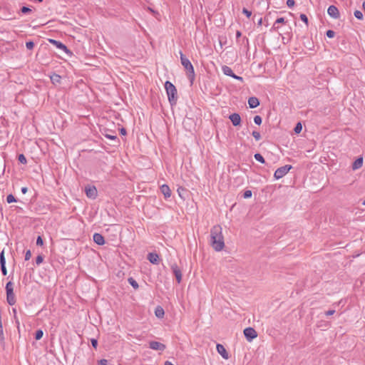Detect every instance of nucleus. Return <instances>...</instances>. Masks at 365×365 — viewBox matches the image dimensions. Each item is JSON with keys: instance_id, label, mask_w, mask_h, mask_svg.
I'll list each match as a JSON object with an SVG mask.
<instances>
[{"instance_id": "nucleus-1", "label": "nucleus", "mask_w": 365, "mask_h": 365, "mask_svg": "<svg viewBox=\"0 0 365 365\" xmlns=\"http://www.w3.org/2000/svg\"><path fill=\"white\" fill-rule=\"evenodd\" d=\"M210 242L213 249L217 251H221L225 247L224 237L222 235V228L220 225H215L210 230Z\"/></svg>"}, {"instance_id": "nucleus-2", "label": "nucleus", "mask_w": 365, "mask_h": 365, "mask_svg": "<svg viewBox=\"0 0 365 365\" xmlns=\"http://www.w3.org/2000/svg\"><path fill=\"white\" fill-rule=\"evenodd\" d=\"M180 61L184 68L187 71V76L188 78L190 80L191 83H192L194 78H195V71L193 66L188 58H187L182 52H180Z\"/></svg>"}, {"instance_id": "nucleus-3", "label": "nucleus", "mask_w": 365, "mask_h": 365, "mask_svg": "<svg viewBox=\"0 0 365 365\" xmlns=\"http://www.w3.org/2000/svg\"><path fill=\"white\" fill-rule=\"evenodd\" d=\"M165 88L168 95L169 101L171 103H175L177 101V90L175 86L170 81H166Z\"/></svg>"}, {"instance_id": "nucleus-4", "label": "nucleus", "mask_w": 365, "mask_h": 365, "mask_svg": "<svg viewBox=\"0 0 365 365\" xmlns=\"http://www.w3.org/2000/svg\"><path fill=\"white\" fill-rule=\"evenodd\" d=\"M6 300L9 304L14 305L16 303L15 296L14 293V283L9 281L6 285Z\"/></svg>"}, {"instance_id": "nucleus-5", "label": "nucleus", "mask_w": 365, "mask_h": 365, "mask_svg": "<svg viewBox=\"0 0 365 365\" xmlns=\"http://www.w3.org/2000/svg\"><path fill=\"white\" fill-rule=\"evenodd\" d=\"M292 166L289 165H286L284 166L279 168L274 172V178L277 180L282 178L290 170Z\"/></svg>"}, {"instance_id": "nucleus-6", "label": "nucleus", "mask_w": 365, "mask_h": 365, "mask_svg": "<svg viewBox=\"0 0 365 365\" xmlns=\"http://www.w3.org/2000/svg\"><path fill=\"white\" fill-rule=\"evenodd\" d=\"M244 335L249 341H251L257 336V331L252 327L245 329Z\"/></svg>"}, {"instance_id": "nucleus-7", "label": "nucleus", "mask_w": 365, "mask_h": 365, "mask_svg": "<svg viewBox=\"0 0 365 365\" xmlns=\"http://www.w3.org/2000/svg\"><path fill=\"white\" fill-rule=\"evenodd\" d=\"M149 346L150 349L157 351H164L165 349V344L155 341H150L149 344Z\"/></svg>"}, {"instance_id": "nucleus-8", "label": "nucleus", "mask_w": 365, "mask_h": 365, "mask_svg": "<svg viewBox=\"0 0 365 365\" xmlns=\"http://www.w3.org/2000/svg\"><path fill=\"white\" fill-rule=\"evenodd\" d=\"M327 13L331 17L335 19L339 17V11L335 6H329L327 9Z\"/></svg>"}, {"instance_id": "nucleus-9", "label": "nucleus", "mask_w": 365, "mask_h": 365, "mask_svg": "<svg viewBox=\"0 0 365 365\" xmlns=\"http://www.w3.org/2000/svg\"><path fill=\"white\" fill-rule=\"evenodd\" d=\"M171 269L173 270V272L174 275L175 276L177 282L178 283H180L181 282V280H182L181 270L180 269V268L178 267V265L176 264H173L171 266Z\"/></svg>"}, {"instance_id": "nucleus-10", "label": "nucleus", "mask_w": 365, "mask_h": 365, "mask_svg": "<svg viewBox=\"0 0 365 365\" xmlns=\"http://www.w3.org/2000/svg\"><path fill=\"white\" fill-rule=\"evenodd\" d=\"M86 194L88 197L95 199L97 196V190L94 186L86 187Z\"/></svg>"}, {"instance_id": "nucleus-11", "label": "nucleus", "mask_w": 365, "mask_h": 365, "mask_svg": "<svg viewBox=\"0 0 365 365\" xmlns=\"http://www.w3.org/2000/svg\"><path fill=\"white\" fill-rule=\"evenodd\" d=\"M216 349L217 352L222 356L223 359H227L229 358V354L223 345L217 344Z\"/></svg>"}, {"instance_id": "nucleus-12", "label": "nucleus", "mask_w": 365, "mask_h": 365, "mask_svg": "<svg viewBox=\"0 0 365 365\" xmlns=\"http://www.w3.org/2000/svg\"><path fill=\"white\" fill-rule=\"evenodd\" d=\"M234 126H237L241 123V117L238 113H232L229 116Z\"/></svg>"}, {"instance_id": "nucleus-13", "label": "nucleus", "mask_w": 365, "mask_h": 365, "mask_svg": "<svg viewBox=\"0 0 365 365\" xmlns=\"http://www.w3.org/2000/svg\"><path fill=\"white\" fill-rule=\"evenodd\" d=\"M49 41L55 45L58 48L62 50V51H64L65 52H68V50L67 48V47L63 44L60 41H58L56 40H54V39H49Z\"/></svg>"}, {"instance_id": "nucleus-14", "label": "nucleus", "mask_w": 365, "mask_h": 365, "mask_svg": "<svg viewBox=\"0 0 365 365\" xmlns=\"http://www.w3.org/2000/svg\"><path fill=\"white\" fill-rule=\"evenodd\" d=\"M93 241L98 245H103L105 244L103 237L99 233H95L93 236Z\"/></svg>"}, {"instance_id": "nucleus-15", "label": "nucleus", "mask_w": 365, "mask_h": 365, "mask_svg": "<svg viewBox=\"0 0 365 365\" xmlns=\"http://www.w3.org/2000/svg\"><path fill=\"white\" fill-rule=\"evenodd\" d=\"M160 191L163 193V195H164L165 198H168L171 195L170 189L168 187V185H163L160 187Z\"/></svg>"}, {"instance_id": "nucleus-16", "label": "nucleus", "mask_w": 365, "mask_h": 365, "mask_svg": "<svg viewBox=\"0 0 365 365\" xmlns=\"http://www.w3.org/2000/svg\"><path fill=\"white\" fill-rule=\"evenodd\" d=\"M248 104L251 108H257L259 105V101L256 97H250L248 99Z\"/></svg>"}, {"instance_id": "nucleus-17", "label": "nucleus", "mask_w": 365, "mask_h": 365, "mask_svg": "<svg viewBox=\"0 0 365 365\" xmlns=\"http://www.w3.org/2000/svg\"><path fill=\"white\" fill-rule=\"evenodd\" d=\"M363 165V158H358L352 164V169L354 170L359 169Z\"/></svg>"}, {"instance_id": "nucleus-18", "label": "nucleus", "mask_w": 365, "mask_h": 365, "mask_svg": "<svg viewBox=\"0 0 365 365\" xmlns=\"http://www.w3.org/2000/svg\"><path fill=\"white\" fill-rule=\"evenodd\" d=\"M148 259L152 264H158L159 261V257L155 253H149Z\"/></svg>"}, {"instance_id": "nucleus-19", "label": "nucleus", "mask_w": 365, "mask_h": 365, "mask_svg": "<svg viewBox=\"0 0 365 365\" xmlns=\"http://www.w3.org/2000/svg\"><path fill=\"white\" fill-rule=\"evenodd\" d=\"M222 71L223 73L226 76L232 77V76L234 75V73H233L232 68L227 66H222Z\"/></svg>"}, {"instance_id": "nucleus-20", "label": "nucleus", "mask_w": 365, "mask_h": 365, "mask_svg": "<svg viewBox=\"0 0 365 365\" xmlns=\"http://www.w3.org/2000/svg\"><path fill=\"white\" fill-rule=\"evenodd\" d=\"M155 314L158 318H162V317H163L165 312L162 307H158L155 309Z\"/></svg>"}, {"instance_id": "nucleus-21", "label": "nucleus", "mask_w": 365, "mask_h": 365, "mask_svg": "<svg viewBox=\"0 0 365 365\" xmlns=\"http://www.w3.org/2000/svg\"><path fill=\"white\" fill-rule=\"evenodd\" d=\"M51 81L53 84L58 83L61 81V76L58 74L54 73L52 76H51Z\"/></svg>"}, {"instance_id": "nucleus-22", "label": "nucleus", "mask_w": 365, "mask_h": 365, "mask_svg": "<svg viewBox=\"0 0 365 365\" xmlns=\"http://www.w3.org/2000/svg\"><path fill=\"white\" fill-rule=\"evenodd\" d=\"M12 312L14 313V319L16 320V326H17V329H18V331H19V334H20V322L16 317V308H13L12 309Z\"/></svg>"}, {"instance_id": "nucleus-23", "label": "nucleus", "mask_w": 365, "mask_h": 365, "mask_svg": "<svg viewBox=\"0 0 365 365\" xmlns=\"http://www.w3.org/2000/svg\"><path fill=\"white\" fill-rule=\"evenodd\" d=\"M129 284L135 289H137L138 288V282L132 277L128 278V279Z\"/></svg>"}, {"instance_id": "nucleus-24", "label": "nucleus", "mask_w": 365, "mask_h": 365, "mask_svg": "<svg viewBox=\"0 0 365 365\" xmlns=\"http://www.w3.org/2000/svg\"><path fill=\"white\" fill-rule=\"evenodd\" d=\"M4 342V336L3 331L2 322L0 321V343L3 344Z\"/></svg>"}, {"instance_id": "nucleus-25", "label": "nucleus", "mask_w": 365, "mask_h": 365, "mask_svg": "<svg viewBox=\"0 0 365 365\" xmlns=\"http://www.w3.org/2000/svg\"><path fill=\"white\" fill-rule=\"evenodd\" d=\"M43 332L41 329H38L35 333V339L39 340L42 338Z\"/></svg>"}, {"instance_id": "nucleus-26", "label": "nucleus", "mask_w": 365, "mask_h": 365, "mask_svg": "<svg viewBox=\"0 0 365 365\" xmlns=\"http://www.w3.org/2000/svg\"><path fill=\"white\" fill-rule=\"evenodd\" d=\"M6 264V259L4 257V250H2L0 253V265Z\"/></svg>"}, {"instance_id": "nucleus-27", "label": "nucleus", "mask_w": 365, "mask_h": 365, "mask_svg": "<svg viewBox=\"0 0 365 365\" xmlns=\"http://www.w3.org/2000/svg\"><path fill=\"white\" fill-rule=\"evenodd\" d=\"M254 157H255L256 160H257V161H259V162H260L262 163H264V159L263 156L261 154L256 153Z\"/></svg>"}, {"instance_id": "nucleus-28", "label": "nucleus", "mask_w": 365, "mask_h": 365, "mask_svg": "<svg viewBox=\"0 0 365 365\" xmlns=\"http://www.w3.org/2000/svg\"><path fill=\"white\" fill-rule=\"evenodd\" d=\"M354 16L357 19H359V20H361L363 19V14L361 11H359V10H356L354 11Z\"/></svg>"}, {"instance_id": "nucleus-29", "label": "nucleus", "mask_w": 365, "mask_h": 365, "mask_svg": "<svg viewBox=\"0 0 365 365\" xmlns=\"http://www.w3.org/2000/svg\"><path fill=\"white\" fill-rule=\"evenodd\" d=\"M6 201L8 203H11L14 202H16V200L12 194H10V195H7Z\"/></svg>"}, {"instance_id": "nucleus-30", "label": "nucleus", "mask_w": 365, "mask_h": 365, "mask_svg": "<svg viewBox=\"0 0 365 365\" xmlns=\"http://www.w3.org/2000/svg\"><path fill=\"white\" fill-rule=\"evenodd\" d=\"M302 125L301 123H298L294 128V132L296 133H299L302 131Z\"/></svg>"}, {"instance_id": "nucleus-31", "label": "nucleus", "mask_w": 365, "mask_h": 365, "mask_svg": "<svg viewBox=\"0 0 365 365\" xmlns=\"http://www.w3.org/2000/svg\"><path fill=\"white\" fill-rule=\"evenodd\" d=\"M35 43L30 41L26 43V47L28 50H31L34 47Z\"/></svg>"}, {"instance_id": "nucleus-32", "label": "nucleus", "mask_w": 365, "mask_h": 365, "mask_svg": "<svg viewBox=\"0 0 365 365\" xmlns=\"http://www.w3.org/2000/svg\"><path fill=\"white\" fill-rule=\"evenodd\" d=\"M262 118L259 115H255L254 117V122L257 125H260L262 123Z\"/></svg>"}, {"instance_id": "nucleus-33", "label": "nucleus", "mask_w": 365, "mask_h": 365, "mask_svg": "<svg viewBox=\"0 0 365 365\" xmlns=\"http://www.w3.org/2000/svg\"><path fill=\"white\" fill-rule=\"evenodd\" d=\"M252 134L256 140H259L261 139V135L259 132L253 131Z\"/></svg>"}, {"instance_id": "nucleus-34", "label": "nucleus", "mask_w": 365, "mask_h": 365, "mask_svg": "<svg viewBox=\"0 0 365 365\" xmlns=\"http://www.w3.org/2000/svg\"><path fill=\"white\" fill-rule=\"evenodd\" d=\"M0 133H1L0 143H1V142L5 141L7 135H6V131L2 132L0 130Z\"/></svg>"}, {"instance_id": "nucleus-35", "label": "nucleus", "mask_w": 365, "mask_h": 365, "mask_svg": "<svg viewBox=\"0 0 365 365\" xmlns=\"http://www.w3.org/2000/svg\"><path fill=\"white\" fill-rule=\"evenodd\" d=\"M300 19L302 21H304L307 25L308 24V18L305 14H300Z\"/></svg>"}, {"instance_id": "nucleus-36", "label": "nucleus", "mask_w": 365, "mask_h": 365, "mask_svg": "<svg viewBox=\"0 0 365 365\" xmlns=\"http://www.w3.org/2000/svg\"><path fill=\"white\" fill-rule=\"evenodd\" d=\"M242 13L245 14L248 18H250L252 15V12L245 8H243Z\"/></svg>"}, {"instance_id": "nucleus-37", "label": "nucleus", "mask_w": 365, "mask_h": 365, "mask_svg": "<svg viewBox=\"0 0 365 365\" xmlns=\"http://www.w3.org/2000/svg\"><path fill=\"white\" fill-rule=\"evenodd\" d=\"M334 35H335V32L332 30H328L327 31V36L329 38H333L334 36Z\"/></svg>"}, {"instance_id": "nucleus-38", "label": "nucleus", "mask_w": 365, "mask_h": 365, "mask_svg": "<svg viewBox=\"0 0 365 365\" xmlns=\"http://www.w3.org/2000/svg\"><path fill=\"white\" fill-rule=\"evenodd\" d=\"M243 196H244V197H245V198H249V197H252V191H251V190H246V191L244 192Z\"/></svg>"}, {"instance_id": "nucleus-39", "label": "nucleus", "mask_w": 365, "mask_h": 365, "mask_svg": "<svg viewBox=\"0 0 365 365\" xmlns=\"http://www.w3.org/2000/svg\"><path fill=\"white\" fill-rule=\"evenodd\" d=\"M43 260V258L41 255H38L36 259V263L37 265L40 264Z\"/></svg>"}, {"instance_id": "nucleus-40", "label": "nucleus", "mask_w": 365, "mask_h": 365, "mask_svg": "<svg viewBox=\"0 0 365 365\" xmlns=\"http://www.w3.org/2000/svg\"><path fill=\"white\" fill-rule=\"evenodd\" d=\"M1 269L2 274L4 276H6L7 274V270H6V264L1 265Z\"/></svg>"}, {"instance_id": "nucleus-41", "label": "nucleus", "mask_w": 365, "mask_h": 365, "mask_svg": "<svg viewBox=\"0 0 365 365\" xmlns=\"http://www.w3.org/2000/svg\"><path fill=\"white\" fill-rule=\"evenodd\" d=\"M31 257V252L30 250H28L26 254H25V256H24V259L25 260H29Z\"/></svg>"}, {"instance_id": "nucleus-42", "label": "nucleus", "mask_w": 365, "mask_h": 365, "mask_svg": "<svg viewBox=\"0 0 365 365\" xmlns=\"http://www.w3.org/2000/svg\"><path fill=\"white\" fill-rule=\"evenodd\" d=\"M285 22V20L283 17L278 18L274 23V25L277 24H283Z\"/></svg>"}, {"instance_id": "nucleus-43", "label": "nucleus", "mask_w": 365, "mask_h": 365, "mask_svg": "<svg viewBox=\"0 0 365 365\" xmlns=\"http://www.w3.org/2000/svg\"><path fill=\"white\" fill-rule=\"evenodd\" d=\"M287 5L288 7H292L294 5V0H287Z\"/></svg>"}, {"instance_id": "nucleus-44", "label": "nucleus", "mask_w": 365, "mask_h": 365, "mask_svg": "<svg viewBox=\"0 0 365 365\" xmlns=\"http://www.w3.org/2000/svg\"><path fill=\"white\" fill-rule=\"evenodd\" d=\"M36 245L40 246L43 245V240L40 236H38L36 240Z\"/></svg>"}, {"instance_id": "nucleus-45", "label": "nucleus", "mask_w": 365, "mask_h": 365, "mask_svg": "<svg viewBox=\"0 0 365 365\" xmlns=\"http://www.w3.org/2000/svg\"><path fill=\"white\" fill-rule=\"evenodd\" d=\"M91 344L92 346L94 347V348H96L97 347V345H98V341L96 339H91Z\"/></svg>"}, {"instance_id": "nucleus-46", "label": "nucleus", "mask_w": 365, "mask_h": 365, "mask_svg": "<svg viewBox=\"0 0 365 365\" xmlns=\"http://www.w3.org/2000/svg\"><path fill=\"white\" fill-rule=\"evenodd\" d=\"M100 365H108V361L106 359H101L99 361Z\"/></svg>"}, {"instance_id": "nucleus-47", "label": "nucleus", "mask_w": 365, "mask_h": 365, "mask_svg": "<svg viewBox=\"0 0 365 365\" xmlns=\"http://www.w3.org/2000/svg\"><path fill=\"white\" fill-rule=\"evenodd\" d=\"M232 78H235V79L239 80V81H243V78H242V77L238 76L235 75V73H234V75L232 76Z\"/></svg>"}, {"instance_id": "nucleus-48", "label": "nucleus", "mask_w": 365, "mask_h": 365, "mask_svg": "<svg viewBox=\"0 0 365 365\" xmlns=\"http://www.w3.org/2000/svg\"><path fill=\"white\" fill-rule=\"evenodd\" d=\"M334 312H335V310H329L325 314L327 316H331V315L334 314Z\"/></svg>"}, {"instance_id": "nucleus-49", "label": "nucleus", "mask_w": 365, "mask_h": 365, "mask_svg": "<svg viewBox=\"0 0 365 365\" xmlns=\"http://www.w3.org/2000/svg\"><path fill=\"white\" fill-rule=\"evenodd\" d=\"M18 160L20 163H23V153L19 154Z\"/></svg>"}, {"instance_id": "nucleus-50", "label": "nucleus", "mask_w": 365, "mask_h": 365, "mask_svg": "<svg viewBox=\"0 0 365 365\" xmlns=\"http://www.w3.org/2000/svg\"><path fill=\"white\" fill-rule=\"evenodd\" d=\"M31 11V9L29 7L24 6V14Z\"/></svg>"}, {"instance_id": "nucleus-51", "label": "nucleus", "mask_w": 365, "mask_h": 365, "mask_svg": "<svg viewBox=\"0 0 365 365\" xmlns=\"http://www.w3.org/2000/svg\"><path fill=\"white\" fill-rule=\"evenodd\" d=\"M106 137L110 139H115L116 137L114 135H106Z\"/></svg>"}, {"instance_id": "nucleus-52", "label": "nucleus", "mask_w": 365, "mask_h": 365, "mask_svg": "<svg viewBox=\"0 0 365 365\" xmlns=\"http://www.w3.org/2000/svg\"><path fill=\"white\" fill-rule=\"evenodd\" d=\"M236 36H237V38L240 37L241 36V32L237 31V34H236Z\"/></svg>"}, {"instance_id": "nucleus-53", "label": "nucleus", "mask_w": 365, "mask_h": 365, "mask_svg": "<svg viewBox=\"0 0 365 365\" xmlns=\"http://www.w3.org/2000/svg\"><path fill=\"white\" fill-rule=\"evenodd\" d=\"M165 365H174L170 361H165Z\"/></svg>"}, {"instance_id": "nucleus-54", "label": "nucleus", "mask_w": 365, "mask_h": 365, "mask_svg": "<svg viewBox=\"0 0 365 365\" xmlns=\"http://www.w3.org/2000/svg\"><path fill=\"white\" fill-rule=\"evenodd\" d=\"M121 133L125 135V130L124 128L121 129Z\"/></svg>"}, {"instance_id": "nucleus-55", "label": "nucleus", "mask_w": 365, "mask_h": 365, "mask_svg": "<svg viewBox=\"0 0 365 365\" xmlns=\"http://www.w3.org/2000/svg\"><path fill=\"white\" fill-rule=\"evenodd\" d=\"M362 7L363 9L365 11V1L363 2Z\"/></svg>"}, {"instance_id": "nucleus-56", "label": "nucleus", "mask_w": 365, "mask_h": 365, "mask_svg": "<svg viewBox=\"0 0 365 365\" xmlns=\"http://www.w3.org/2000/svg\"><path fill=\"white\" fill-rule=\"evenodd\" d=\"M24 194L27 192V188L26 187H24Z\"/></svg>"}, {"instance_id": "nucleus-57", "label": "nucleus", "mask_w": 365, "mask_h": 365, "mask_svg": "<svg viewBox=\"0 0 365 365\" xmlns=\"http://www.w3.org/2000/svg\"><path fill=\"white\" fill-rule=\"evenodd\" d=\"M19 11L23 12V6L20 8Z\"/></svg>"}, {"instance_id": "nucleus-58", "label": "nucleus", "mask_w": 365, "mask_h": 365, "mask_svg": "<svg viewBox=\"0 0 365 365\" xmlns=\"http://www.w3.org/2000/svg\"><path fill=\"white\" fill-rule=\"evenodd\" d=\"M20 98V96H16V101H18Z\"/></svg>"}, {"instance_id": "nucleus-59", "label": "nucleus", "mask_w": 365, "mask_h": 365, "mask_svg": "<svg viewBox=\"0 0 365 365\" xmlns=\"http://www.w3.org/2000/svg\"><path fill=\"white\" fill-rule=\"evenodd\" d=\"M24 163H26V160L25 158H24Z\"/></svg>"}, {"instance_id": "nucleus-60", "label": "nucleus", "mask_w": 365, "mask_h": 365, "mask_svg": "<svg viewBox=\"0 0 365 365\" xmlns=\"http://www.w3.org/2000/svg\"><path fill=\"white\" fill-rule=\"evenodd\" d=\"M363 204L365 205V200L364 201Z\"/></svg>"}]
</instances>
